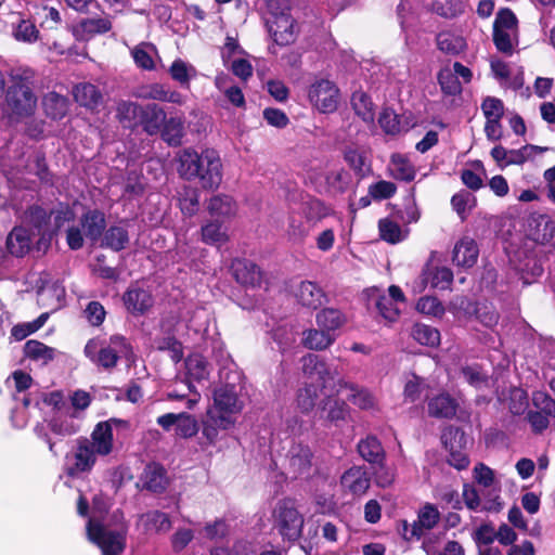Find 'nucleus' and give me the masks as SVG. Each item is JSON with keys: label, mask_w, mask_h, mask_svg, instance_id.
Segmentation results:
<instances>
[{"label": "nucleus", "mask_w": 555, "mask_h": 555, "mask_svg": "<svg viewBox=\"0 0 555 555\" xmlns=\"http://www.w3.org/2000/svg\"><path fill=\"white\" fill-rule=\"evenodd\" d=\"M140 96L143 99L157 100L175 104H181L183 102L181 93L175 90H170L168 87L162 83L150 85L142 91V93H140Z\"/></svg>", "instance_id": "4c0bfd02"}, {"label": "nucleus", "mask_w": 555, "mask_h": 555, "mask_svg": "<svg viewBox=\"0 0 555 555\" xmlns=\"http://www.w3.org/2000/svg\"><path fill=\"white\" fill-rule=\"evenodd\" d=\"M231 270L237 283L251 287L260 285L262 272L253 261L247 259H235L232 262Z\"/></svg>", "instance_id": "a211bd4d"}, {"label": "nucleus", "mask_w": 555, "mask_h": 555, "mask_svg": "<svg viewBox=\"0 0 555 555\" xmlns=\"http://www.w3.org/2000/svg\"><path fill=\"white\" fill-rule=\"evenodd\" d=\"M321 417L335 426H339L349 416L348 404L332 396H327L321 401Z\"/></svg>", "instance_id": "a878e982"}, {"label": "nucleus", "mask_w": 555, "mask_h": 555, "mask_svg": "<svg viewBox=\"0 0 555 555\" xmlns=\"http://www.w3.org/2000/svg\"><path fill=\"white\" fill-rule=\"evenodd\" d=\"M37 107V96L26 77L13 75L5 92L4 111L16 120L30 117Z\"/></svg>", "instance_id": "7ed1b4c3"}, {"label": "nucleus", "mask_w": 555, "mask_h": 555, "mask_svg": "<svg viewBox=\"0 0 555 555\" xmlns=\"http://www.w3.org/2000/svg\"><path fill=\"white\" fill-rule=\"evenodd\" d=\"M357 451L371 466L386 462V451L379 439L374 435H367L360 439Z\"/></svg>", "instance_id": "412c9836"}, {"label": "nucleus", "mask_w": 555, "mask_h": 555, "mask_svg": "<svg viewBox=\"0 0 555 555\" xmlns=\"http://www.w3.org/2000/svg\"><path fill=\"white\" fill-rule=\"evenodd\" d=\"M417 518V521H415L411 527L410 535L404 533V540L410 541L413 538L420 539L423 535L424 530L433 529L440 519V513L435 505L427 503L418 512Z\"/></svg>", "instance_id": "5701e85b"}, {"label": "nucleus", "mask_w": 555, "mask_h": 555, "mask_svg": "<svg viewBox=\"0 0 555 555\" xmlns=\"http://www.w3.org/2000/svg\"><path fill=\"white\" fill-rule=\"evenodd\" d=\"M451 205L461 219L464 220L466 211L475 207L476 197L467 191H462L452 196Z\"/></svg>", "instance_id": "6e6d98bb"}, {"label": "nucleus", "mask_w": 555, "mask_h": 555, "mask_svg": "<svg viewBox=\"0 0 555 555\" xmlns=\"http://www.w3.org/2000/svg\"><path fill=\"white\" fill-rule=\"evenodd\" d=\"M98 456L99 454L89 443V438H77L73 451V462L67 463L66 474L70 477H79L85 473H90L96 463Z\"/></svg>", "instance_id": "423d86ee"}, {"label": "nucleus", "mask_w": 555, "mask_h": 555, "mask_svg": "<svg viewBox=\"0 0 555 555\" xmlns=\"http://www.w3.org/2000/svg\"><path fill=\"white\" fill-rule=\"evenodd\" d=\"M31 245L30 232L23 227H15L7 237V248L15 257L25 256Z\"/></svg>", "instance_id": "cd10ccee"}, {"label": "nucleus", "mask_w": 555, "mask_h": 555, "mask_svg": "<svg viewBox=\"0 0 555 555\" xmlns=\"http://www.w3.org/2000/svg\"><path fill=\"white\" fill-rule=\"evenodd\" d=\"M274 516L275 527L284 540L295 542L301 537L304 517L292 500L280 501L274 511Z\"/></svg>", "instance_id": "39448f33"}, {"label": "nucleus", "mask_w": 555, "mask_h": 555, "mask_svg": "<svg viewBox=\"0 0 555 555\" xmlns=\"http://www.w3.org/2000/svg\"><path fill=\"white\" fill-rule=\"evenodd\" d=\"M214 409L218 414L229 415L238 413L243 403L238 398L237 387L234 384H225L214 391Z\"/></svg>", "instance_id": "9d476101"}, {"label": "nucleus", "mask_w": 555, "mask_h": 555, "mask_svg": "<svg viewBox=\"0 0 555 555\" xmlns=\"http://www.w3.org/2000/svg\"><path fill=\"white\" fill-rule=\"evenodd\" d=\"M162 139L170 146H179L184 137V119L180 116L166 117L160 130Z\"/></svg>", "instance_id": "2f4dec72"}, {"label": "nucleus", "mask_w": 555, "mask_h": 555, "mask_svg": "<svg viewBox=\"0 0 555 555\" xmlns=\"http://www.w3.org/2000/svg\"><path fill=\"white\" fill-rule=\"evenodd\" d=\"M379 236L383 241L397 244L403 240L401 227L393 220L385 218L378 221Z\"/></svg>", "instance_id": "864d4df0"}, {"label": "nucleus", "mask_w": 555, "mask_h": 555, "mask_svg": "<svg viewBox=\"0 0 555 555\" xmlns=\"http://www.w3.org/2000/svg\"><path fill=\"white\" fill-rule=\"evenodd\" d=\"M416 309L421 313L434 317H440L444 313L443 305L438 298L431 296L421 297L416 304Z\"/></svg>", "instance_id": "e2e57ef3"}, {"label": "nucleus", "mask_w": 555, "mask_h": 555, "mask_svg": "<svg viewBox=\"0 0 555 555\" xmlns=\"http://www.w3.org/2000/svg\"><path fill=\"white\" fill-rule=\"evenodd\" d=\"M208 210L212 216H231L236 211V204L231 196L219 194L210 198Z\"/></svg>", "instance_id": "3c124183"}, {"label": "nucleus", "mask_w": 555, "mask_h": 555, "mask_svg": "<svg viewBox=\"0 0 555 555\" xmlns=\"http://www.w3.org/2000/svg\"><path fill=\"white\" fill-rule=\"evenodd\" d=\"M85 356L98 367L111 372L120 358L130 359L133 354L132 347L122 335H112L108 339H89L83 349Z\"/></svg>", "instance_id": "f03ea898"}, {"label": "nucleus", "mask_w": 555, "mask_h": 555, "mask_svg": "<svg viewBox=\"0 0 555 555\" xmlns=\"http://www.w3.org/2000/svg\"><path fill=\"white\" fill-rule=\"evenodd\" d=\"M528 408V395L527 392L518 387H514L509 390L508 409L512 414L520 415Z\"/></svg>", "instance_id": "bf43d9fd"}, {"label": "nucleus", "mask_w": 555, "mask_h": 555, "mask_svg": "<svg viewBox=\"0 0 555 555\" xmlns=\"http://www.w3.org/2000/svg\"><path fill=\"white\" fill-rule=\"evenodd\" d=\"M351 106L354 113L364 121L373 122L375 118L374 105L371 98L363 91H354L351 95Z\"/></svg>", "instance_id": "a19ab883"}, {"label": "nucleus", "mask_w": 555, "mask_h": 555, "mask_svg": "<svg viewBox=\"0 0 555 555\" xmlns=\"http://www.w3.org/2000/svg\"><path fill=\"white\" fill-rule=\"evenodd\" d=\"M478 247L473 238L464 237L460 240L452 253V261L457 267L472 268L478 258Z\"/></svg>", "instance_id": "b1692460"}, {"label": "nucleus", "mask_w": 555, "mask_h": 555, "mask_svg": "<svg viewBox=\"0 0 555 555\" xmlns=\"http://www.w3.org/2000/svg\"><path fill=\"white\" fill-rule=\"evenodd\" d=\"M338 89L327 79L317 80L310 86L309 100L311 104L321 113H332L338 105Z\"/></svg>", "instance_id": "0eeeda50"}, {"label": "nucleus", "mask_w": 555, "mask_h": 555, "mask_svg": "<svg viewBox=\"0 0 555 555\" xmlns=\"http://www.w3.org/2000/svg\"><path fill=\"white\" fill-rule=\"evenodd\" d=\"M424 281L434 288L447 289L453 281V272L447 267L435 268L424 274Z\"/></svg>", "instance_id": "de8ad7c7"}, {"label": "nucleus", "mask_w": 555, "mask_h": 555, "mask_svg": "<svg viewBox=\"0 0 555 555\" xmlns=\"http://www.w3.org/2000/svg\"><path fill=\"white\" fill-rule=\"evenodd\" d=\"M127 425L128 422L118 418H109L98 423L89 438L90 446H92L99 456L111 454L114 449L113 428L125 427Z\"/></svg>", "instance_id": "6e6552de"}, {"label": "nucleus", "mask_w": 555, "mask_h": 555, "mask_svg": "<svg viewBox=\"0 0 555 555\" xmlns=\"http://www.w3.org/2000/svg\"><path fill=\"white\" fill-rule=\"evenodd\" d=\"M68 99L54 91L48 92L42 99V106L48 117L59 120L62 119L68 111Z\"/></svg>", "instance_id": "f704fd0d"}, {"label": "nucleus", "mask_w": 555, "mask_h": 555, "mask_svg": "<svg viewBox=\"0 0 555 555\" xmlns=\"http://www.w3.org/2000/svg\"><path fill=\"white\" fill-rule=\"evenodd\" d=\"M171 78L179 82L182 88H189L192 78L196 77L195 67L181 59H177L169 67Z\"/></svg>", "instance_id": "79ce46f5"}, {"label": "nucleus", "mask_w": 555, "mask_h": 555, "mask_svg": "<svg viewBox=\"0 0 555 555\" xmlns=\"http://www.w3.org/2000/svg\"><path fill=\"white\" fill-rule=\"evenodd\" d=\"M319 397L318 386L313 384H307L304 388L299 389L297 395V404L298 408L304 413L310 412L314 405L315 400Z\"/></svg>", "instance_id": "5fc2aeb1"}, {"label": "nucleus", "mask_w": 555, "mask_h": 555, "mask_svg": "<svg viewBox=\"0 0 555 555\" xmlns=\"http://www.w3.org/2000/svg\"><path fill=\"white\" fill-rule=\"evenodd\" d=\"M288 468L295 478L308 476L312 466L313 452L309 444L293 442L286 455Z\"/></svg>", "instance_id": "1a4fd4ad"}, {"label": "nucleus", "mask_w": 555, "mask_h": 555, "mask_svg": "<svg viewBox=\"0 0 555 555\" xmlns=\"http://www.w3.org/2000/svg\"><path fill=\"white\" fill-rule=\"evenodd\" d=\"M423 547L427 555H465L463 546L457 541H448L443 550H438L435 545L426 542Z\"/></svg>", "instance_id": "774afa93"}, {"label": "nucleus", "mask_w": 555, "mask_h": 555, "mask_svg": "<svg viewBox=\"0 0 555 555\" xmlns=\"http://www.w3.org/2000/svg\"><path fill=\"white\" fill-rule=\"evenodd\" d=\"M273 40L279 46H287L295 40L294 20L287 12H281L269 26Z\"/></svg>", "instance_id": "aec40b11"}, {"label": "nucleus", "mask_w": 555, "mask_h": 555, "mask_svg": "<svg viewBox=\"0 0 555 555\" xmlns=\"http://www.w3.org/2000/svg\"><path fill=\"white\" fill-rule=\"evenodd\" d=\"M438 82L441 90L448 95H456L462 91L461 82L450 69H442L439 72Z\"/></svg>", "instance_id": "13d9d810"}, {"label": "nucleus", "mask_w": 555, "mask_h": 555, "mask_svg": "<svg viewBox=\"0 0 555 555\" xmlns=\"http://www.w3.org/2000/svg\"><path fill=\"white\" fill-rule=\"evenodd\" d=\"M24 353L31 360H43L44 362L53 360L55 349L48 347L38 340H28L24 346Z\"/></svg>", "instance_id": "09e8293b"}, {"label": "nucleus", "mask_w": 555, "mask_h": 555, "mask_svg": "<svg viewBox=\"0 0 555 555\" xmlns=\"http://www.w3.org/2000/svg\"><path fill=\"white\" fill-rule=\"evenodd\" d=\"M302 372L310 378H317L325 388L335 379L336 371L318 354L309 353L301 359Z\"/></svg>", "instance_id": "4468645a"}, {"label": "nucleus", "mask_w": 555, "mask_h": 555, "mask_svg": "<svg viewBox=\"0 0 555 555\" xmlns=\"http://www.w3.org/2000/svg\"><path fill=\"white\" fill-rule=\"evenodd\" d=\"M233 424L232 417L224 414H218L209 410L207 420L203 423V436L207 439L209 444L217 441L219 430L228 429Z\"/></svg>", "instance_id": "bb28decb"}, {"label": "nucleus", "mask_w": 555, "mask_h": 555, "mask_svg": "<svg viewBox=\"0 0 555 555\" xmlns=\"http://www.w3.org/2000/svg\"><path fill=\"white\" fill-rule=\"evenodd\" d=\"M166 112L156 103L143 105L139 127L150 135L158 134L166 121Z\"/></svg>", "instance_id": "6ab92c4d"}, {"label": "nucleus", "mask_w": 555, "mask_h": 555, "mask_svg": "<svg viewBox=\"0 0 555 555\" xmlns=\"http://www.w3.org/2000/svg\"><path fill=\"white\" fill-rule=\"evenodd\" d=\"M338 385L341 388L348 389L350 391V393L347 396V399L358 408L362 410H369L374 406L375 398L367 389L361 388L356 384H350L343 379L338 380Z\"/></svg>", "instance_id": "c9c22d12"}, {"label": "nucleus", "mask_w": 555, "mask_h": 555, "mask_svg": "<svg viewBox=\"0 0 555 555\" xmlns=\"http://www.w3.org/2000/svg\"><path fill=\"white\" fill-rule=\"evenodd\" d=\"M202 238L206 244H222L227 234L219 222H209L202 228Z\"/></svg>", "instance_id": "680f3d73"}, {"label": "nucleus", "mask_w": 555, "mask_h": 555, "mask_svg": "<svg viewBox=\"0 0 555 555\" xmlns=\"http://www.w3.org/2000/svg\"><path fill=\"white\" fill-rule=\"evenodd\" d=\"M27 167L29 172L37 176L41 182L48 183L51 181V173L43 154H36L34 158L29 160Z\"/></svg>", "instance_id": "0e129e2a"}, {"label": "nucleus", "mask_w": 555, "mask_h": 555, "mask_svg": "<svg viewBox=\"0 0 555 555\" xmlns=\"http://www.w3.org/2000/svg\"><path fill=\"white\" fill-rule=\"evenodd\" d=\"M87 534L102 550L103 555H120L125 550L127 528L124 526L118 530H109L92 517L87 525Z\"/></svg>", "instance_id": "20e7f679"}, {"label": "nucleus", "mask_w": 555, "mask_h": 555, "mask_svg": "<svg viewBox=\"0 0 555 555\" xmlns=\"http://www.w3.org/2000/svg\"><path fill=\"white\" fill-rule=\"evenodd\" d=\"M457 403L448 393H440L428 400V414L437 418H451L455 415Z\"/></svg>", "instance_id": "c85d7f7f"}, {"label": "nucleus", "mask_w": 555, "mask_h": 555, "mask_svg": "<svg viewBox=\"0 0 555 555\" xmlns=\"http://www.w3.org/2000/svg\"><path fill=\"white\" fill-rule=\"evenodd\" d=\"M336 340L335 334L323 328H309L304 331L301 344L310 350H325Z\"/></svg>", "instance_id": "c756f323"}, {"label": "nucleus", "mask_w": 555, "mask_h": 555, "mask_svg": "<svg viewBox=\"0 0 555 555\" xmlns=\"http://www.w3.org/2000/svg\"><path fill=\"white\" fill-rule=\"evenodd\" d=\"M405 297L401 288L397 285H391L388 288V295H379L375 301V307L379 314L388 320L395 321L400 313L399 304H404Z\"/></svg>", "instance_id": "2eb2a0df"}, {"label": "nucleus", "mask_w": 555, "mask_h": 555, "mask_svg": "<svg viewBox=\"0 0 555 555\" xmlns=\"http://www.w3.org/2000/svg\"><path fill=\"white\" fill-rule=\"evenodd\" d=\"M295 296L300 305L311 309H318L323 305L325 294L323 289L311 281H302L295 291Z\"/></svg>", "instance_id": "393cba45"}, {"label": "nucleus", "mask_w": 555, "mask_h": 555, "mask_svg": "<svg viewBox=\"0 0 555 555\" xmlns=\"http://www.w3.org/2000/svg\"><path fill=\"white\" fill-rule=\"evenodd\" d=\"M340 485L354 496L363 495L371 485L367 468L364 465L350 467L343 474Z\"/></svg>", "instance_id": "f8f14e48"}, {"label": "nucleus", "mask_w": 555, "mask_h": 555, "mask_svg": "<svg viewBox=\"0 0 555 555\" xmlns=\"http://www.w3.org/2000/svg\"><path fill=\"white\" fill-rule=\"evenodd\" d=\"M122 299L126 309L133 315L144 314L154 304L152 294L139 286L129 287Z\"/></svg>", "instance_id": "dca6fc26"}, {"label": "nucleus", "mask_w": 555, "mask_h": 555, "mask_svg": "<svg viewBox=\"0 0 555 555\" xmlns=\"http://www.w3.org/2000/svg\"><path fill=\"white\" fill-rule=\"evenodd\" d=\"M413 338L421 345L434 347L440 341V333L437 328L417 323L412 328Z\"/></svg>", "instance_id": "8fccbe9b"}, {"label": "nucleus", "mask_w": 555, "mask_h": 555, "mask_svg": "<svg viewBox=\"0 0 555 555\" xmlns=\"http://www.w3.org/2000/svg\"><path fill=\"white\" fill-rule=\"evenodd\" d=\"M143 105L132 101H120L116 106V117L124 128L139 127Z\"/></svg>", "instance_id": "7c9ffc66"}, {"label": "nucleus", "mask_w": 555, "mask_h": 555, "mask_svg": "<svg viewBox=\"0 0 555 555\" xmlns=\"http://www.w3.org/2000/svg\"><path fill=\"white\" fill-rule=\"evenodd\" d=\"M436 42L440 51L452 55L461 53L466 47L465 40L461 36L450 31L439 33Z\"/></svg>", "instance_id": "37998d69"}, {"label": "nucleus", "mask_w": 555, "mask_h": 555, "mask_svg": "<svg viewBox=\"0 0 555 555\" xmlns=\"http://www.w3.org/2000/svg\"><path fill=\"white\" fill-rule=\"evenodd\" d=\"M378 122L388 134H397L401 130L399 116L390 108H385L380 113Z\"/></svg>", "instance_id": "338daca9"}, {"label": "nucleus", "mask_w": 555, "mask_h": 555, "mask_svg": "<svg viewBox=\"0 0 555 555\" xmlns=\"http://www.w3.org/2000/svg\"><path fill=\"white\" fill-rule=\"evenodd\" d=\"M178 162V172L184 180H197L206 190H215L220 185L222 163L216 150L205 149L198 153L188 147L179 153Z\"/></svg>", "instance_id": "f257e3e1"}, {"label": "nucleus", "mask_w": 555, "mask_h": 555, "mask_svg": "<svg viewBox=\"0 0 555 555\" xmlns=\"http://www.w3.org/2000/svg\"><path fill=\"white\" fill-rule=\"evenodd\" d=\"M80 224L86 237L92 243H96L105 232V215L99 209L88 210L81 216Z\"/></svg>", "instance_id": "4be33fe9"}, {"label": "nucleus", "mask_w": 555, "mask_h": 555, "mask_svg": "<svg viewBox=\"0 0 555 555\" xmlns=\"http://www.w3.org/2000/svg\"><path fill=\"white\" fill-rule=\"evenodd\" d=\"M391 175L397 180L410 182L415 178L416 171L408 159L397 154L391 157Z\"/></svg>", "instance_id": "a18cd8bd"}, {"label": "nucleus", "mask_w": 555, "mask_h": 555, "mask_svg": "<svg viewBox=\"0 0 555 555\" xmlns=\"http://www.w3.org/2000/svg\"><path fill=\"white\" fill-rule=\"evenodd\" d=\"M77 103L88 108H94L102 102V94L98 88L89 82L77 85L74 89Z\"/></svg>", "instance_id": "ea45409f"}, {"label": "nucleus", "mask_w": 555, "mask_h": 555, "mask_svg": "<svg viewBox=\"0 0 555 555\" xmlns=\"http://www.w3.org/2000/svg\"><path fill=\"white\" fill-rule=\"evenodd\" d=\"M145 532L165 533L171 528L169 515L160 511H150L140 516Z\"/></svg>", "instance_id": "72a5a7b5"}, {"label": "nucleus", "mask_w": 555, "mask_h": 555, "mask_svg": "<svg viewBox=\"0 0 555 555\" xmlns=\"http://www.w3.org/2000/svg\"><path fill=\"white\" fill-rule=\"evenodd\" d=\"M518 20L514 12L508 8L500 9L493 22L494 30H511L516 31Z\"/></svg>", "instance_id": "4d7b16f0"}, {"label": "nucleus", "mask_w": 555, "mask_h": 555, "mask_svg": "<svg viewBox=\"0 0 555 555\" xmlns=\"http://www.w3.org/2000/svg\"><path fill=\"white\" fill-rule=\"evenodd\" d=\"M140 481L143 489L153 493H163L169 485L166 469L157 463H150L144 467Z\"/></svg>", "instance_id": "f3484780"}, {"label": "nucleus", "mask_w": 555, "mask_h": 555, "mask_svg": "<svg viewBox=\"0 0 555 555\" xmlns=\"http://www.w3.org/2000/svg\"><path fill=\"white\" fill-rule=\"evenodd\" d=\"M298 212L308 222H317L328 216L330 210L320 199L307 196L302 198Z\"/></svg>", "instance_id": "58836bf2"}, {"label": "nucleus", "mask_w": 555, "mask_h": 555, "mask_svg": "<svg viewBox=\"0 0 555 555\" xmlns=\"http://www.w3.org/2000/svg\"><path fill=\"white\" fill-rule=\"evenodd\" d=\"M185 369L188 376L186 388L190 392H194V398L188 399L186 406L188 409H192L197 403L199 398V395L195 391V386L193 383H201L207 379L209 371L207 362L199 354L190 356L185 360Z\"/></svg>", "instance_id": "9b49d317"}, {"label": "nucleus", "mask_w": 555, "mask_h": 555, "mask_svg": "<svg viewBox=\"0 0 555 555\" xmlns=\"http://www.w3.org/2000/svg\"><path fill=\"white\" fill-rule=\"evenodd\" d=\"M533 222L535 227L531 233L532 238L540 244L548 243L554 237L555 223L546 216H539Z\"/></svg>", "instance_id": "49530a36"}, {"label": "nucleus", "mask_w": 555, "mask_h": 555, "mask_svg": "<svg viewBox=\"0 0 555 555\" xmlns=\"http://www.w3.org/2000/svg\"><path fill=\"white\" fill-rule=\"evenodd\" d=\"M129 241V233L125 227L111 225L102 236L101 247L120 251L127 248Z\"/></svg>", "instance_id": "473e14b6"}, {"label": "nucleus", "mask_w": 555, "mask_h": 555, "mask_svg": "<svg viewBox=\"0 0 555 555\" xmlns=\"http://www.w3.org/2000/svg\"><path fill=\"white\" fill-rule=\"evenodd\" d=\"M344 158L358 177L363 178L370 172L366 157L360 150L351 146L346 147Z\"/></svg>", "instance_id": "c03bdc74"}, {"label": "nucleus", "mask_w": 555, "mask_h": 555, "mask_svg": "<svg viewBox=\"0 0 555 555\" xmlns=\"http://www.w3.org/2000/svg\"><path fill=\"white\" fill-rule=\"evenodd\" d=\"M532 403L534 408L547 415L555 418V400L544 391H534L532 395Z\"/></svg>", "instance_id": "69168bd1"}, {"label": "nucleus", "mask_w": 555, "mask_h": 555, "mask_svg": "<svg viewBox=\"0 0 555 555\" xmlns=\"http://www.w3.org/2000/svg\"><path fill=\"white\" fill-rule=\"evenodd\" d=\"M112 29L107 17L82 18L72 27L73 36L78 41H89L98 35H104Z\"/></svg>", "instance_id": "ddd939ff"}, {"label": "nucleus", "mask_w": 555, "mask_h": 555, "mask_svg": "<svg viewBox=\"0 0 555 555\" xmlns=\"http://www.w3.org/2000/svg\"><path fill=\"white\" fill-rule=\"evenodd\" d=\"M198 424L194 416L188 413H179V421L177 422L176 434L182 438H190L197 434Z\"/></svg>", "instance_id": "052dcab7"}, {"label": "nucleus", "mask_w": 555, "mask_h": 555, "mask_svg": "<svg viewBox=\"0 0 555 555\" xmlns=\"http://www.w3.org/2000/svg\"><path fill=\"white\" fill-rule=\"evenodd\" d=\"M315 322L318 327L326 330L332 334L341 327L346 322L345 314L335 308H324L315 315Z\"/></svg>", "instance_id": "e433bc0d"}, {"label": "nucleus", "mask_w": 555, "mask_h": 555, "mask_svg": "<svg viewBox=\"0 0 555 555\" xmlns=\"http://www.w3.org/2000/svg\"><path fill=\"white\" fill-rule=\"evenodd\" d=\"M441 441L447 450L465 449L467 439L465 433L456 426H448L441 435Z\"/></svg>", "instance_id": "603ef678"}]
</instances>
